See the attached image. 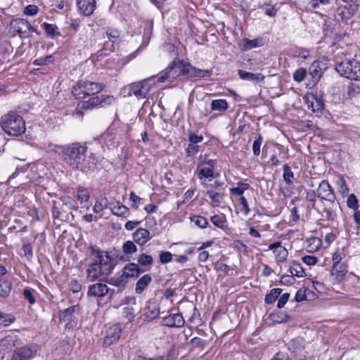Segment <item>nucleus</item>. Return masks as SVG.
I'll use <instances>...</instances> for the list:
<instances>
[{"instance_id":"obj_1","label":"nucleus","mask_w":360,"mask_h":360,"mask_svg":"<svg viewBox=\"0 0 360 360\" xmlns=\"http://www.w3.org/2000/svg\"><path fill=\"white\" fill-rule=\"evenodd\" d=\"M60 148L63 162L72 169L86 173L96 169L98 159L92 153L86 156L87 146L85 143L75 142L60 146Z\"/></svg>"},{"instance_id":"obj_2","label":"nucleus","mask_w":360,"mask_h":360,"mask_svg":"<svg viewBox=\"0 0 360 360\" xmlns=\"http://www.w3.org/2000/svg\"><path fill=\"white\" fill-rule=\"evenodd\" d=\"M89 250V258L92 261L86 266V278L90 281H94L103 275L111 274L115 264L109 254L94 245H91Z\"/></svg>"},{"instance_id":"obj_3","label":"nucleus","mask_w":360,"mask_h":360,"mask_svg":"<svg viewBox=\"0 0 360 360\" xmlns=\"http://www.w3.org/2000/svg\"><path fill=\"white\" fill-rule=\"evenodd\" d=\"M2 129L9 136H18L25 131V122L18 113L11 111L1 117Z\"/></svg>"},{"instance_id":"obj_4","label":"nucleus","mask_w":360,"mask_h":360,"mask_svg":"<svg viewBox=\"0 0 360 360\" xmlns=\"http://www.w3.org/2000/svg\"><path fill=\"white\" fill-rule=\"evenodd\" d=\"M157 81L154 77L148 79L133 82L124 87V90L127 91V96H134L137 99L148 98L150 91L155 86Z\"/></svg>"},{"instance_id":"obj_5","label":"nucleus","mask_w":360,"mask_h":360,"mask_svg":"<svg viewBox=\"0 0 360 360\" xmlns=\"http://www.w3.org/2000/svg\"><path fill=\"white\" fill-rule=\"evenodd\" d=\"M335 70L343 77L360 81V61L356 59H345L338 63Z\"/></svg>"},{"instance_id":"obj_6","label":"nucleus","mask_w":360,"mask_h":360,"mask_svg":"<svg viewBox=\"0 0 360 360\" xmlns=\"http://www.w3.org/2000/svg\"><path fill=\"white\" fill-rule=\"evenodd\" d=\"M105 88L102 83L90 81H80L72 89V94L77 99L84 98L101 92Z\"/></svg>"},{"instance_id":"obj_7","label":"nucleus","mask_w":360,"mask_h":360,"mask_svg":"<svg viewBox=\"0 0 360 360\" xmlns=\"http://www.w3.org/2000/svg\"><path fill=\"white\" fill-rule=\"evenodd\" d=\"M341 207L337 198L319 202L316 212L328 221H334L338 217Z\"/></svg>"},{"instance_id":"obj_8","label":"nucleus","mask_w":360,"mask_h":360,"mask_svg":"<svg viewBox=\"0 0 360 360\" xmlns=\"http://www.w3.org/2000/svg\"><path fill=\"white\" fill-rule=\"evenodd\" d=\"M184 61L174 59L172 64L167 68L158 77L157 82H172L179 77L184 75Z\"/></svg>"},{"instance_id":"obj_9","label":"nucleus","mask_w":360,"mask_h":360,"mask_svg":"<svg viewBox=\"0 0 360 360\" xmlns=\"http://www.w3.org/2000/svg\"><path fill=\"white\" fill-rule=\"evenodd\" d=\"M115 101L113 96L101 94L90 98L87 101L78 103L77 110H93L97 108H105L111 105Z\"/></svg>"},{"instance_id":"obj_10","label":"nucleus","mask_w":360,"mask_h":360,"mask_svg":"<svg viewBox=\"0 0 360 360\" xmlns=\"http://www.w3.org/2000/svg\"><path fill=\"white\" fill-rule=\"evenodd\" d=\"M122 332V328L119 324L110 326L105 332L104 345L108 347L117 342L121 337Z\"/></svg>"},{"instance_id":"obj_11","label":"nucleus","mask_w":360,"mask_h":360,"mask_svg":"<svg viewBox=\"0 0 360 360\" xmlns=\"http://www.w3.org/2000/svg\"><path fill=\"white\" fill-rule=\"evenodd\" d=\"M319 202L336 198V195L328 181H322L316 189Z\"/></svg>"},{"instance_id":"obj_12","label":"nucleus","mask_w":360,"mask_h":360,"mask_svg":"<svg viewBox=\"0 0 360 360\" xmlns=\"http://www.w3.org/2000/svg\"><path fill=\"white\" fill-rule=\"evenodd\" d=\"M356 6H340L338 7L335 12V18L338 22H347L355 13Z\"/></svg>"},{"instance_id":"obj_13","label":"nucleus","mask_w":360,"mask_h":360,"mask_svg":"<svg viewBox=\"0 0 360 360\" xmlns=\"http://www.w3.org/2000/svg\"><path fill=\"white\" fill-rule=\"evenodd\" d=\"M162 324L169 328H181L185 320L181 314H174L163 318Z\"/></svg>"},{"instance_id":"obj_14","label":"nucleus","mask_w":360,"mask_h":360,"mask_svg":"<svg viewBox=\"0 0 360 360\" xmlns=\"http://www.w3.org/2000/svg\"><path fill=\"white\" fill-rule=\"evenodd\" d=\"M269 250H273L277 262H283L287 259L288 251L281 245V242L270 244Z\"/></svg>"},{"instance_id":"obj_15","label":"nucleus","mask_w":360,"mask_h":360,"mask_svg":"<svg viewBox=\"0 0 360 360\" xmlns=\"http://www.w3.org/2000/svg\"><path fill=\"white\" fill-rule=\"evenodd\" d=\"M184 75L189 77H208L211 73L207 70H202L184 62Z\"/></svg>"},{"instance_id":"obj_16","label":"nucleus","mask_w":360,"mask_h":360,"mask_svg":"<svg viewBox=\"0 0 360 360\" xmlns=\"http://www.w3.org/2000/svg\"><path fill=\"white\" fill-rule=\"evenodd\" d=\"M77 6L82 14L89 16L96 8V0H77Z\"/></svg>"},{"instance_id":"obj_17","label":"nucleus","mask_w":360,"mask_h":360,"mask_svg":"<svg viewBox=\"0 0 360 360\" xmlns=\"http://www.w3.org/2000/svg\"><path fill=\"white\" fill-rule=\"evenodd\" d=\"M27 22L25 19L16 18L11 21V27L20 37H28L29 35H27Z\"/></svg>"},{"instance_id":"obj_18","label":"nucleus","mask_w":360,"mask_h":360,"mask_svg":"<svg viewBox=\"0 0 360 360\" xmlns=\"http://www.w3.org/2000/svg\"><path fill=\"white\" fill-rule=\"evenodd\" d=\"M108 287L102 283H97L89 287L88 295L103 297L108 292Z\"/></svg>"},{"instance_id":"obj_19","label":"nucleus","mask_w":360,"mask_h":360,"mask_svg":"<svg viewBox=\"0 0 360 360\" xmlns=\"http://www.w3.org/2000/svg\"><path fill=\"white\" fill-rule=\"evenodd\" d=\"M132 236L134 241L139 245H145L151 238L149 231L143 228L136 229Z\"/></svg>"},{"instance_id":"obj_20","label":"nucleus","mask_w":360,"mask_h":360,"mask_svg":"<svg viewBox=\"0 0 360 360\" xmlns=\"http://www.w3.org/2000/svg\"><path fill=\"white\" fill-rule=\"evenodd\" d=\"M34 352L30 347H22L15 349L11 360H30Z\"/></svg>"},{"instance_id":"obj_21","label":"nucleus","mask_w":360,"mask_h":360,"mask_svg":"<svg viewBox=\"0 0 360 360\" xmlns=\"http://www.w3.org/2000/svg\"><path fill=\"white\" fill-rule=\"evenodd\" d=\"M306 103L308 108L311 109L314 112H321L324 107L323 100L314 95H311L307 97Z\"/></svg>"},{"instance_id":"obj_22","label":"nucleus","mask_w":360,"mask_h":360,"mask_svg":"<svg viewBox=\"0 0 360 360\" xmlns=\"http://www.w3.org/2000/svg\"><path fill=\"white\" fill-rule=\"evenodd\" d=\"M325 64L319 60L314 61L309 68V75L312 77L314 81L317 82L321 77Z\"/></svg>"},{"instance_id":"obj_23","label":"nucleus","mask_w":360,"mask_h":360,"mask_svg":"<svg viewBox=\"0 0 360 360\" xmlns=\"http://www.w3.org/2000/svg\"><path fill=\"white\" fill-rule=\"evenodd\" d=\"M142 272H143V271L135 263L127 264L122 269V274L126 279L128 278L137 277Z\"/></svg>"},{"instance_id":"obj_24","label":"nucleus","mask_w":360,"mask_h":360,"mask_svg":"<svg viewBox=\"0 0 360 360\" xmlns=\"http://www.w3.org/2000/svg\"><path fill=\"white\" fill-rule=\"evenodd\" d=\"M110 210L112 214L119 217H127L129 215V210L127 207L122 204L120 202L112 203Z\"/></svg>"},{"instance_id":"obj_25","label":"nucleus","mask_w":360,"mask_h":360,"mask_svg":"<svg viewBox=\"0 0 360 360\" xmlns=\"http://www.w3.org/2000/svg\"><path fill=\"white\" fill-rule=\"evenodd\" d=\"M238 74L240 78L243 80L255 82L257 83L262 82L264 78L261 73H252L242 70H239L238 71Z\"/></svg>"},{"instance_id":"obj_26","label":"nucleus","mask_w":360,"mask_h":360,"mask_svg":"<svg viewBox=\"0 0 360 360\" xmlns=\"http://www.w3.org/2000/svg\"><path fill=\"white\" fill-rule=\"evenodd\" d=\"M151 281L152 277L150 274L143 275L136 283L135 292L136 294L142 293L148 288Z\"/></svg>"},{"instance_id":"obj_27","label":"nucleus","mask_w":360,"mask_h":360,"mask_svg":"<svg viewBox=\"0 0 360 360\" xmlns=\"http://www.w3.org/2000/svg\"><path fill=\"white\" fill-rule=\"evenodd\" d=\"M41 26L45 31L47 37L49 38L53 39L56 37H59L61 35L59 31V28L56 24H51L45 22L41 24Z\"/></svg>"},{"instance_id":"obj_28","label":"nucleus","mask_w":360,"mask_h":360,"mask_svg":"<svg viewBox=\"0 0 360 360\" xmlns=\"http://www.w3.org/2000/svg\"><path fill=\"white\" fill-rule=\"evenodd\" d=\"M305 341L302 338L298 337L292 339L288 345V348L292 352L297 353L304 349Z\"/></svg>"},{"instance_id":"obj_29","label":"nucleus","mask_w":360,"mask_h":360,"mask_svg":"<svg viewBox=\"0 0 360 360\" xmlns=\"http://www.w3.org/2000/svg\"><path fill=\"white\" fill-rule=\"evenodd\" d=\"M206 195L211 200L212 205L214 207H217L221 203L224 196L223 193L217 192L212 189L207 190L206 191Z\"/></svg>"},{"instance_id":"obj_30","label":"nucleus","mask_w":360,"mask_h":360,"mask_svg":"<svg viewBox=\"0 0 360 360\" xmlns=\"http://www.w3.org/2000/svg\"><path fill=\"white\" fill-rule=\"evenodd\" d=\"M243 51L250 50L253 48H257L263 46L264 42L262 38H257L254 39H249L245 38L243 41Z\"/></svg>"},{"instance_id":"obj_31","label":"nucleus","mask_w":360,"mask_h":360,"mask_svg":"<svg viewBox=\"0 0 360 360\" xmlns=\"http://www.w3.org/2000/svg\"><path fill=\"white\" fill-rule=\"evenodd\" d=\"M306 200L309 202L308 207L316 211L319 207V199L316 191L308 190L306 193Z\"/></svg>"},{"instance_id":"obj_32","label":"nucleus","mask_w":360,"mask_h":360,"mask_svg":"<svg viewBox=\"0 0 360 360\" xmlns=\"http://www.w3.org/2000/svg\"><path fill=\"white\" fill-rule=\"evenodd\" d=\"M77 308V305L71 306L63 311L59 312V319L60 322H70L72 319L74 312Z\"/></svg>"},{"instance_id":"obj_33","label":"nucleus","mask_w":360,"mask_h":360,"mask_svg":"<svg viewBox=\"0 0 360 360\" xmlns=\"http://www.w3.org/2000/svg\"><path fill=\"white\" fill-rule=\"evenodd\" d=\"M249 188V184L244 183L243 181H238L237 183V186L230 188V193L231 195L239 196L240 198L241 197H244L243 194L245 191H247Z\"/></svg>"},{"instance_id":"obj_34","label":"nucleus","mask_w":360,"mask_h":360,"mask_svg":"<svg viewBox=\"0 0 360 360\" xmlns=\"http://www.w3.org/2000/svg\"><path fill=\"white\" fill-rule=\"evenodd\" d=\"M210 221L214 226L222 230L227 227L226 218L224 214H215L210 217Z\"/></svg>"},{"instance_id":"obj_35","label":"nucleus","mask_w":360,"mask_h":360,"mask_svg":"<svg viewBox=\"0 0 360 360\" xmlns=\"http://www.w3.org/2000/svg\"><path fill=\"white\" fill-rule=\"evenodd\" d=\"M108 283L110 285L123 288L125 287L127 281L126 278L124 276L123 274L118 275L116 274L113 277L110 278Z\"/></svg>"},{"instance_id":"obj_36","label":"nucleus","mask_w":360,"mask_h":360,"mask_svg":"<svg viewBox=\"0 0 360 360\" xmlns=\"http://www.w3.org/2000/svg\"><path fill=\"white\" fill-rule=\"evenodd\" d=\"M108 201L107 198L102 197L96 199L93 210L95 213L98 214L108 207Z\"/></svg>"},{"instance_id":"obj_37","label":"nucleus","mask_w":360,"mask_h":360,"mask_svg":"<svg viewBox=\"0 0 360 360\" xmlns=\"http://www.w3.org/2000/svg\"><path fill=\"white\" fill-rule=\"evenodd\" d=\"M228 103L225 99L213 100L211 103L212 110L224 112L228 109Z\"/></svg>"},{"instance_id":"obj_38","label":"nucleus","mask_w":360,"mask_h":360,"mask_svg":"<svg viewBox=\"0 0 360 360\" xmlns=\"http://www.w3.org/2000/svg\"><path fill=\"white\" fill-rule=\"evenodd\" d=\"M289 271L292 274V276H295L297 277H302L304 274V269L302 266V265L297 262H292L291 264L289 267Z\"/></svg>"},{"instance_id":"obj_39","label":"nucleus","mask_w":360,"mask_h":360,"mask_svg":"<svg viewBox=\"0 0 360 360\" xmlns=\"http://www.w3.org/2000/svg\"><path fill=\"white\" fill-rule=\"evenodd\" d=\"M12 288L11 283L4 279H0V296L6 297L9 295Z\"/></svg>"},{"instance_id":"obj_40","label":"nucleus","mask_w":360,"mask_h":360,"mask_svg":"<svg viewBox=\"0 0 360 360\" xmlns=\"http://www.w3.org/2000/svg\"><path fill=\"white\" fill-rule=\"evenodd\" d=\"M282 292V289L281 288H274L272 289L269 293L266 294L265 296V302L266 304H272L274 303L278 297L281 295Z\"/></svg>"},{"instance_id":"obj_41","label":"nucleus","mask_w":360,"mask_h":360,"mask_svg":"<svg viewBox=\"0 0 360 360\" xmlns=\"http://www.w3.org/2000/svg\"><path fill=\"white\" fill-rule=\"evenodd\" d=\"M138 265H141L146 267H150L153 264V258L152 256L142 253L141 254L137 259Z\"/></svg>"},{"instance_id":"obj_42","label":"nucleus","mask_w":360,"mask_h":360,"mask_svg":"<svg viewBox=\"0 0 360 360\" xmlns=\"http://www.w3.org/2000/svg\"><path fill=\"white\" fill-rule=\"evenodd\" d=\"M15 321V317L11 314L0 311V326H8Z\"/></svg>"},{"instance_id":"obj_43","label":"nucleus","mask_w":360,"mask_h":360,"mask_svg":"<svg viewBox=\"0 0 360 360\" xmlns=\"http://www.w3.org/2000/svg\"><path fill=\"white\" fill-rule=\"evenodd\" d=\"M283 179L286 184L292 185L293 183L294 174L288 164H285L283 167Z\"/></svg>"},{"instance_id":"obj_44","label":"nucleus","mask_w":360,"mask_h":360,"mask_svg":"<svg viewBox=\"0 0 360 360\" xmlns=\"http://www.w3.org/2000/svg\"><path fill=\"white\" fill-rule=\"evenodd\" d=\"M76 198L81 203L86 202L90 198V193L88 190L84 187H79L77 189Z\"/></svg>"},{"instance_id":"obj_45","label":"nucleus","mask_w":360,"mask_h":360,"mask_svg":"<svg viewBox=\"0 0 360 360\" xmlns=\"http://www.w3.org/2000/svg\"><path fill=\"white\" fill-rule=\"evenodd\" d=\"M160 314L159 309L156 307L153 308L148 307L145 312L144 320L146 321H150L158 316Z\"/></svg>"},{"instance_id":"obj_46","label":"nucleus","mask_w":360,"mask_h":360,"mask_svg":"<svg viewBox=\"0 0 360 360\" xmlns=\"http://www.w3.org/2000/svg\"><path fill=\"white\" fill-rule=\"evenodd\" d=\"M53 61H54L53 56L52 55H48L44 57L36 58L33 61V65H45L53 63Z\"/></svg>"},{"instance_id":"obj_47","label":"nucleus","mask_w":360,"mask_h":360,"mask_svg":"<svg viewBox=\"0 0 360 360\" xmlns=\"http://www.w3.org/2000/svg\"><path fill=\"white\" fill-rule=\"evenodd\" d=\"M106 35L110 43L115 44L120 36V32L116 29L108 28Z\"/></svg>"},{"instance_id":"obj_48","label":"nucleus","mask_w":360,"mask_h":360,"mask_svg":"<svg viewBox=\"0 0 360 360\" xmlns=\"http://www.w3.org/2000/svg\"><path fill=\"white\" fill-rule=\"evenodd\" d=\"M191 221L202 229L206 228L208 225L207 219L202 216H193L191 217Z\"/></svg>"},{"instance_id":"obj_49","label":"nucleus","mask_w":360,"mask_h":360,"mask_svg":"<svg viewBox=\"0 0 360 360\" xmlns=\"http://www.w3.org/2000/svg\"><path fill=\"white\" fill-rule=\"evenodd\" d=\"M122 251L127 255H131L137 251V247L134 242L127 240L122 245Z\"/></svg>"},{"instance_id":"obj_50","label":"nucleus","mask_w":360,"mask_h":360,"mask_svg":"<svg viewBox=\"0 0 360 360\" xmlns=\"http://www.w3.org/2000/svg\"><path fill=\"white\" fill-rule=\"evenodd\" d=\"M333 271L338 276H342L347 273V267L344 262L333 264Z\"/></svg>"},{"instance_id":"obj_51","label":"nucleus","mask_w":360,"mask_h":360,"mask_svg":"<svg viewBox=\"0 0 360 360\" xmlns=\"http://www.w3.org/2000/svg\"><path fill=\"white\" fill-rule=\"evenodd\" d=\"M60 200L63 205L68 207L70 209L77 210L78 207L77 202L70 196H62Z\"/></svg>"},{"instance_id":"obj_52","label":"nucleus","mask_w":360,"mask_h":360,"mask_svg":"<svg viewBox=\"0 0 360 360\" xmlns=\"http://www.w3.org/2000/svg\"><path fill=\"white\" fill-rule=\"evenodd\" d=\"M307 70L304 68H298L293 74V79L295 82H302L307 76Z\"/></svg>"},{"instance_id":"obj_53","label":"nucleus","mask_w":360,"mask_h":360,"mask_svg":"<svg viewBox=\"0 0 360 360\" xmlns=\"http://www.w3.org/2000/svg\"><path fill=\"white\" fill-rule=\"evenodd\" d=\"M123 316L128 319L129 322H132L135 318V310L132 307L127 306L122 309Z\"/></svg>"},{"instance_id":"obj_54","label":"nucleus","mask_w":360,"mask_h":360,"mask_svg":"<svg viewBox=\"0 0 360 360\" xmlns=\"http://www.w3.org/2000/svg\"><path fill=\"white\" fill-rule=\"evenodd\" d=\"M347 205L349 208L356 210L359 207L358 200L354 194H350L347 199Z\"/></svg>"},{"instance_id":"obj_55","label":"nucleus","mask_w":360,"mask_h":360,"mask_svg":"<svg viewBox=\"0 0 360 360\" xmlns=\"http://www.w3.org/2000/svg\"><path fill=\"white\" fill-rule=\"evenodd\" d=\"M214 176L213 169L210 167H202L200 169L198 176L200 179L204 178H212Z\"/></svg>"},{"instance_id":"obj_56","label":"nucleus","mask_w":360,"mask_h":360,"mask_svg":"<svg viewBox=\"0 0 360 360\" xmlns=\"http://www.w3.org/2000/svg\"><path fill=\"white\" fill-rule=\"evenodd\" d=\"M115 49V46L113 44H110L108 42H105L103 47L101 50H100L98 53L99 56H107L110 54V53L112 52Z\"/></svg>"},{"instance_id":"obj_57","label":"nucleus","mask_w":360,"mask_h":360,"mask_svg":"<svg viewBox=\"0 0 360 360\" xmlns=\"http://www.w3.org/2000/svg\"><path fill=\"white\" fill-rule=\"evenodd\" d=\"M263 141L262 136L259 135L253 142L252 151L255 156H258L260 154V148Z\"/></svg>"},{"instance_id":"obj_58","label":"nucleus","mask_w":360,"mask_h":360,"mask_svg":"<svg viewBox=\"0 0 360 360\" xmlns=\"http://www.w3.org/2000/svg\"><path fill=\"white\" fill-rule=\"evenodd\" d=\"M34 290L30 288H25L23 290V296L30 304L35 303V298L34 297Z\"/></svg>"},{"instance_id":"obj_59","label":"nucleus","mask_w":360,"mask_h":360,"mask_svg":"<svg viewBox=\"0 0 360 360\" xmlns=\"http://www.w3.org/2000/svg\"><path fill=\"white\" fill-rule=\"evenodd\" d=\"M200 150V146L196 144L189 143L186 149V157H193Z\"/></svg>"},{"instance_id":"obj_60","label":"nucleus","mask_w":360,"mask_h":360,"mask_svg":"<svg viewBox=\"0 0 360 360\" xmlns=\"http://www.w3.org/2000/svg\"><path fill=\"white\" fill-rule=\"evenodd\" d=\"M270 318L272 321L281 323L285 322L288 320V316L281 312L277 314H272L270 315Z\"/></svg>"},{"instance_id":"obj_61","label":"nucleus","mask_w":360,"mask_h":360,"mask_svg":"<svg viewBox=\"0 0 360 360\" xmlns=\"http://www.w3.org/2000/svg\"><path fill=\"white\" fill-rule=\"evenodd\" d=\"M188 141L191 143L198 145L203 141V136L202 135H197L193 131H188Z\"/></svg>"},{"instance_id":"obj_62","label":"nucleus","mask_w":360,"mask_h":360,"mask_svg":"<svg viewBox=\"0 0 360 360\" xmlns=\"http://www.w3.org/2000/svg\"><path fill=\"white\" fill-rule=\"evenodd\" d=\"M129 198L130 200L132 202L131 207L135 209H137L139 205H141L142 203V201L143 200V198L136 195L134 191H131L130 193Z\"/></svg>"},{"instance_id":"obj_63","label":"nucleus","mask_w":360,"mask_h":360,"mask_svg":"<svg viewBox=\"0 0 360 360\" xmlns=\"http://www.w3.org/2000/svg\"><path fill=\"white\" fill-rule=\"evenodd\" d=\"M191 344L193 348L204 349L207 345L206 342L198 337H195L191 340Z\"/></svg>"},{"instance_id":"obj_64","label":"nucleus","mask_w":360,"mask_h":360,"mask_svg":"<svg viewBox=\"0 0 360 360\" xmlns=\"http://www.w3.org/2000/svg\"><path fill=\"white\" fill-rule=\"evenodd\" d=\"M39 11V8L36 5L30 4L25 7L23 13L26 15L33 16Z\"/></svg>"}]
</instances>
